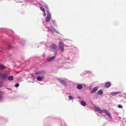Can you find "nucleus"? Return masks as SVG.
Instances as JSON below:
<instances>
[{
  "mask_svg": "<svg viewBox=\"0 0 126 126\" xmlns=\"http://www.w3.org/2000/svg\"><path fill=\"white\" fill-rule=\"evenodd\" d=\"M80 103L82 105L84 106H85L86 105V103L82 101H81L80 102Z\"/></svg>",
  "mask_w": 126,
  "mask_h": 126,
  "instance_id": "ddd939ff",
  "label": "nucleus"
},
{
  "mask_svg": "<svg viewBox=\"0 0 126 126\" xmlns=\"http://www.w3.org/2000/svg\"><path fill=\"white\" fill-rule=\"evenodd\" d=\"M117 107L118 108H122L123 107V106L121 105H118Z\"/></svg>",
  "mask_w": 126,
  "mask_h": 126,
  "instance_id": "b1692460",
  "label": "nucleus"
},
{
  "mask_svg": "<svg viewBox=\"0 0 126 126\" xmlns=\"http://www.w3.org/2000/svg\"><path fill=\"white\" fill-rule=\"evenodd\" d=\"M51 14H49V13H48V14L47 15V16H50Z\"/></svg>",
  "mask_w": 126,
  "mask_h": 126,
  "instance_id": "7c9ffc66",
  "label": "nucleus"
},
{
  "mask_svg": "<svg viewBox=\"0 0 126 126\" xmlns=\"http://www.w3.org/2000/svg\"><path fill=\"white\" fill-rule=\"evenodd\" d=\"M64 46L63 43L61 41H59V48L60 52H63L64 50Z\"/></svg>",
  "mask_w": 126,
  "mask_h": 126,
  "instance_id": "7ed1b4c3",
  "label": "nucleus"
},
{
  "mask_svg": "<svg viewBox=\"0 0 126 126\" xmlns=\"http://www.w3.org/2000/svg\"><path fill=\"white\" fill-rule=\"evenodd\" d=\"M51 32L52 33H53L54 32H55V31H56L55 29L53 27H51Z\"/></svg>",
  "mask_w": 126,
  "mask_h": 126,
  "instance_id": "6ab92c4d",
  "label": "nucleus"
},
{
  "mask_svg": "<svg viewBox=\"0 0 126 126\" xmlns=\"http://www.w3.org/2000/svg\"><path fill=\"white\" fill-rule=\"evenodd\" d=\"M55 32H56L57 33H58V34H59V32H58L57 31H56H56H55Z\"/></svg>",
  "mask_w": 126,
  "mask_h": 126,
  "instance_id": "2f4dec72",
  "label": "nucleus"
},
{
  "mask_svg": "<svg viewBox=\"0 0 126 126\" xmlns=\"http://www.w3.org/2000/svg\"><path fill=\"white\" fill-rule=\"evenodd\" d=\"M49 49L50 50L54 52V55H57L58 49L57 46L56 45L54 44H52L49 46Z\"/></svg>",
  "mask_w": 126,
  "mask_h": 126,
  "instance_id": "f03ea898",
  "label": "nucleus"
},
{
  "mask_svg": "<svg viewBox=\"0 0 126 126\" xmlns=\"http://www.w3.org/2000/svg\"><path fill=\"white\" fill-rule=\"evenodd\" d=\"M42 79L43 78L40 76H38L37 77V79L38 81H41L42 80Z\"/></svg>",
  "mask_w": 126,
  "mask_h": 126,
  "instance_id": "2eb2a0df",
  "label": "nucleus"
},
{
  "mask_svg": "<svg viewBox=\"0 0 126 126\" xmlns=\"http://www.w3.org/2000/svg\"><path fill=\"white\" fill-rule=\"evenodd\" d=\"M19 86V84L18 83H17L15 85V86L17 88V87H18V86Z\"/></svg>",
  "mask_w": 126,
  "mask_h": 126,
  "instance_id": "393cba45",
  "label": "nucleus"
},
{
  "mask_svg": "<svg viewBox=\"0 0 126 126\" xmlns=\"http://www.w3.org/2000/svg\"><path fill=\"white\" fill-rule=\"evenodd\" d=\"M12 48V47L11 46V45H10L8 47V49H10Z\"/></svg>",
  "mask_w": 126,
  "mask_h": 126,
  "instance_id": "a878e982",
  "label": "nucleus"
},
{
  "mask_svg": "<svg viewBox=\"0 0 126 126\" xmlns=\"http://www.w3.org/2000/svg\"><path fill=\"white\" fill-rule=\"evenodd\" d=\"M103 94V92L102 90H100L98 91L97 92V94L98 95H101Z\"/></svg>",
  "mask_w": 126,
  "mask_h": 126,
  "instance_id": "9d476101",
  "label": "nucleus"
},
{
  "mask_svg": "<svg viewBox=\"0 0 126 126\" xmlns=\"http://www.w3.org/2000/svg\"><path fill=\"white\" fill-rule=\"evenodd\" d=\"M53 25L55 26H57V25L55 20H51Z\"/></svg>",
  "mask_w": 126,
  "mask_h": 126,
  "instance_id": "412c9836",
  "label": "nucleus"
},
{
  "mask_svg": "<svg viewBox=\"0 0 126 126\" xmlns=\"http://www.w3.org/2000/svg\"><path fill=\"white\" fill-rule=\"evenodd\" d=\"M8 79L9 80L12 81L13 79V76H10L8 77Z\"/></svg>",
  "mask_w": 126,
  "mask_h": 126,
  "instance_id": "4468645a",
  "label": "nucleus"
},
{
  "mask_svg": "<svg viewBox=\"0 0 126 126\" xmlns=\"http://www.w3.org/2000/svg\"><path fill=\"white\" fill-rule=\"evenodd\" d=\"M66 68H69V66H68V67H66Z\"/></svg>",
  "mask_w": 126,
  "mask_h": 126,
  "instance_id": "c9c22d12",
  "label": "nucleus"
},
{
  "mask_svg": "<svg viewBox=\"0 0 126 126\" xmlns=\"http://www.w3.org/2000/svg\"><path fill=\"white\" fill-rule=\"evenodd\" d=\"M6 67L5 66L1 64L0 65V69H4Z\"/></svg>",
  "mask_w": 126,
  "mask_h": 126,
  "instance_id": "dca6fc26",
  "label": "nucleus"
},
{
  "mask_svg": "<svg viewBox=\"0 0 126 126\" xmlns=\"http://www.w3.org/2000/svg\"><path fill=\"white\" fill-rule=\"evenodd\" d=\"M23 41V40L19 38H17V41L21 43Z\"/></svg>",
  "mask_w": 126,
  "mask_h": 126,
  "instance_id": "4be33fe9",
  "label": "nucleus"
},
{
  "mask_svg": "<svg viewBox=\"0 0 126 126\" xmlns=\"http://www.w3.org/2000/svg\"><path fill=\"white\" fill-rule=\"evenodd\" d=\"M120 92H111L110 93V94H112L113 96H115V95L120 93Z\"/></svg>",
  "mask_w": 126,
  "mask_h": 126,
  "instance_id": "6e6552de",
  "label": "nucleus"
},
{
  "mask_svg": "<svg viewBox=\"0 0 126 126\" xmlns=\"http://www.w3.org/2000/svg\"><path fill=\"white\" fill-rule=\"evenodd\" d=\"M75 62L74 61H71L70 63H67V65H69L70 64L72 65L75 63Z\"/></svg>",
  "mask_w": 126,
  "mask_h": 126,
  "instance_id": "a211bd4d",
  "label": "nucleus"
},
{
  "mask_svg": "<svg viewBox=\"0 0 126 126\" xmlns=\"http://www.w3.org/2000/svg\"><path fill=\"white\" fill-rule=\"evenodd\" d=\"M111 84L110 82H106L105 84V86L107 88L111 86Z\"/></svg>",
  "mask_w": 126,
  "mask_h": 126,
  "instance_id": "0eeeda50",
  "label": "nucleus"
},
{
  "mask_svg": "<svg viewBox=\"0 0 126 126\" xmlns=\"http://www.w3.org/2000/svg\"><path fill=\"white\" fill-rule=\"evenodd\" d=\"M56 55H54L53 56H51L48 57L47 59V62H50L52 61L54 59Z\"/></svg>",
  "mask_w": 126,
  "mask_h": 126,
  "instance_id": "20e7f679",
  "label": "nucleus"
},
{
  "mask_svg": "<svg viewBox=\"0 0 126 126\" xmlns=\"http://www.w3.org/2000/svg\"><path fill=\"white\" fill-rule=\"evenodd\" d=\"M41 73L40 72H36V74H37L38 73Z\"/></svg>",
  "mask_w": 126,
  "mask_h": 126,
  "instance_id": "473e14b6",
  "label": "nucleus"
},
{
  "mask_svg": "<svg viewBox=\"0 0 126 126\" xmlns=\"http://www.w3.org/2000/svg\"><path fill=\"white\" fill-rule=\"evenodd\" d=\"M97 115L98 116H99V114H97Z\"/></svg>",
  "mask_w": 126,
  "mask_h": 126,
  "instance_id": "4c0bfd02",
  "label": "nucleus"
},
{
  "mask_svg": "<svg viewBox=\"0 0 126 126\" xmlns=\"http://www.w3.org/2000/svg\"><path fill=\"white\" fill-rule=\"evenodd\" d=\"M2 77L3 79H6L7 78V75L5 73L2 74Z\"/></svg>",
  "mask_w": 126,
  "mask_h": 126,
  "instance_id": "f8f14e48",
  "label": "nucleus"
},
{
  "mask_svg": "<svg viewBox=\"0 0 126 126\" xmlns=\"http://www.w3.org/2000/svg\"><path fill=\"white\" fill-rule=\"evenodd\" d=\"M2 94H0V101L1 100L2 97Z\"/></svg>",
  "mask_w": 126,
  "mask_h": 126,
  "instance_id": "bb28decb",
  "label": "nucleus"
},
{
  "mask_svg": "<svg viewBox=\"0 0 126 126\" xmlns=\"http://www.w3.org/2000/svg\"><path fill=\"white\" fill-rule=\"evenodd\" d=\"M31 75L32 76V77H33L34 78V75H33V74L32 73V74H31Z\"/></svg>",
  "mask_w": 126,
  "mask_h": 126,
  "instance_id": "c756f323",
  "label": "nucleus"
},
{
  "mask_svg": "<svg viewBox=\"0 0 126 126\" xmlns=\"http://www.w3.org/2000/svg\"><path fill=\"white\" fill-rule=\"evenodd\" d=\"M66 126V125H65V124H64V126Z\"/></svg>",
  "mask_w": 126,
  "mask_h": 126,
  "instance_id": "e433bc0d",
  "label": "nucleus"
},
{
  "mask_svg": "<svg viewBox=\"0 0 126 126\" xmlns=\"http://www.w3.org/2000/svg\"><path fill=\"white\" fill-rule=\"evenodd\" d=\"M77 88L78 89H80L82 88L83 87L82 85L81 84H78L77 86Z\"/></svg>",
  "mask_w": 126,
  "mask_h": 126,
  "instance_id": "1a4fd4ad",
  "label": "nucleus"
},
{
  "mask_svg": "<svg viewBox=\"0 0 126 126\" xmlns=\"http://www.w3.org/2000/svg\"><path fill=\"white\" fill-rule=\"evenodd\" d=\"M51 16H47L46 21L47 22H49L51 18Z\"/></svg>",
  "mask_w": 126,
  "mask_h": 126,
  "instance_id": "9b49d317",
  "label": "nucleus"
},
{
  "mask_svg": "<svg viewBox=\"0 0 126 126\" xmlns=\"http://www.w3.org/2000/svg\"><path fill=\"white\" fill-rule=\"evenodd\" d=\"M58 79L59 81V82L61 84L64 85H66V83L64 80L62 79L59 78Z\"/></svg>",
  "mask_w": 126,
  "mask_h": 126,
  "instance_id": "39448f33",
  "label": "nucleus"
},
{
  "mask_svg": "<svg viewBox=\"0 0 126 126\" xmlns=\"http://www.w3.org/2000/svg\"><path fill=\"white\" fill-rule=\"evenodd\" d=\"M45 27L46 28H47V31L49 32L51 30V28H50L49 27H47V26H45Z\"/></svg>",
  "mask_w": 126,
  "mask_h": 126,
  "instance_id": "aec40b11",
  "label": "nucleus"
},
{
  "mask_svg": "<svg viewBox=\"0 0 126 126\" xmlns=\"http://www.w3.org/2000/svg\"><path fill=\"white\" fill-rule=\"evenodd\" d=\"M85 72L86 73H92V72L90 71H86Z\"/></svg>",
  "mask_w": 126,
  "mask_h": 126,
  "instance_id": "cd10ccee",
  "label": "nucleus"
},
{
  "mask_svg": "<svg viewBox=\"0 0 126 126\" xmlns=\"http://www.w3.org/2000/svg\"><path fill=\"white\" fill-rule=\"evenodd\" d=\"M2 74L1 73H0V77H2Z\"/></svg>",
  "mask_w": 126,
  "mask_h": 126,
  "instance_id": "72a5a7b5",
  "label": "nucleus"
},
{
  "mask_svg": "<svg viewBox=\"0 0 126 126\" xmlns=\"http://www.w3.org/2000/svg\"><path fill=\"white\" fill-rule=\"evenodd\" d=\"M95 109L100 114H102L103 113V110L104 112L109 116L110 118L111 119H112V117L110 114L109 111L105 109H103V110H102L97 107H95Z\"/></svg>",
  "mask_w": 126,
  "mask_h": 126,
  "instance_id": "f257e3e1",
  "label": "nucleus"
},
{
  "mask_svg": "<svg viewBox=\"0 0 126 126\" xmlns=\"http://www.w3.org/2000/svg\"><path fill=\"white\" fill-rule=\"evenodd\" d=\"M98 87H96L94 88L91 91V93L93 94L95 93L98 90Z\"/></svg>",
  "mask_w": 126,
  "mask_h": 126,
  "instance_id": "423d86ee",
  "label": "nucleus"
},
{
  "mask_svg": "<svg viewBox=\"0 0 126 126\" xmlns=\"http://www.w3.org/2000/svg\"><path fill=\"white\" fill-rule=\"evenodd\" d=\"M68 98L69 100H72L73 99V97L70 95H68Z\"/></svg>",
  "mask_w": 126,
  "mask_h": 126,
  "instance_id": "5701e85b",
  "label": "nucleus"
},
{
  "mask_svg": "<svg viewBox=\"0 0 126 126\" xmlns=\"http://www.w3.org/2000/svg\"><path fill=\"white\" fill-rule=\"evenodd\" d=\"M123 94L125 95V96H124V97L126 99V93H124Z\"/></svg>",
  "mask_w": 126,
  "mask_h": 126,
  "instance_id": "c85d7f7f",
  "label": "nucleus"
},
{
  "mask_svg": "<svg viewBox=\"0 0 126 126\" xmlns=\"http://www.w3.org/2000/svg\"><path fill=\"white\" fill-rule=\"evenodd\" d=\"M76 51H77V52H79V50H76Z\"/></svg>",
  "mask_w": 126,
  "mask_h": 126,
  "instance_id": "f704fd0d",
  "label": "nucleus"
},
{
  "mask_svg": "<svg viewBox=\"0 0 126 126\" xmlns=\"http://www.w3.org/2000/svg\"><path fill=\"white\" fill-rule=\"evenodd\" d=\"M40 8V10L43 12L44 15H45V12L44 9L42 7H41Z\"/></svg>",
  "mask_w": 126,
  "mask_h": 126,
  "instance_id": "f3484780",
  "label": "nucleus"
}]
</instances>
